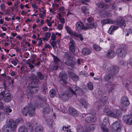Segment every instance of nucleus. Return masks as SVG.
I'll return each instance as SVG.
<instances>
[{
    "instance_id": "1",
    "label": "nucleus",
    "mask_w": 132,
    "mask_h": 132,
    "mask_svg": "<svg viewBox=\"0 0 132 132\" xmlns=\"http://www.w3.org/2000/svg\"><path fill=\"white\" fill-rule=\"evenodd\" d=\"M22 112L25 116L28 113L30 117H32L35 113V107L31 103H29L22 109Z\"/></svg>"
},
{
    "instance_id": "2",
    "label": "nucleus",
    "mask_w": 132,
    "mask_h": 132,
    "mask_svg": "<svg viewBox=\"0 0 132 132\" xmlns=\"http://www.w3.org/2000/svg\"><path fill=\"white\" fill-rule=\"evenodd\" d=\"M20 121L19 119H16L15 121L12 119H10L9 121L7 120L6 122V124L5 125L9 127L12 131H13L16 129L17 125L19 124Z\"/></svg>"
},
{
    "instance_id": "3",
    "label": "nucleus",
    "mask_w": 132,
    "mask_h": 132,
    "mask_svg": "<svg viewBox=\"0 0 132 132\" xmlns=\"http://www.w3.org/2000/svg\"><path fill=\"white\" fill-rule=\"evenodd\" d=\"M28 88L31 93H36L39 89L37 84L34 81H32L29 84Z\"/></svg>"
},
{
    "instance_id": "4",
    "label": "nucleus",
    "mask_w": 132,
    "mask_h": 132,
    "mask_svg": "<svg viewBox=\"0 0 132 132\" xmlns=\"http://www.w3.org/2000/svg\"><path fill=\"white\" fill-rule=\"evenodd\" d=\"M12 96L9 93L5 94V92L3 91L0 93V101L3 99L4 101L5 102L8 103L12 99Z\"/></svg>"
},
{
    "instance_id": "5",
    "label": "nucleus",
    "mask_w": 132,
    "mask_h": 132,
    "mask_svg": "<svg viewBox=\"0 0 132 132\" xmlns=\"http://www.w3.org/2000/svg\"><path fill=\"white\" fill-rule=\"evenodd\" d=\"M87 20L88 22L85 24L88 25L89 28H88V29L95 28L97 27V23L96 22L93 21L94 19L92 16L88 17L87 19Z\"/></svg>"
},
{
    "instance_id": "6",
    "label": "nucleus",
    "mask_w": 132,
    "mask_h": 132,
    "mask_svg": "<svg viewBox=\"0 0 132 132\" xmlns=\"http://www.w3.org/2000/svg\"><path fill=\"white\" fill-rule=\"evenodd\" d=\"M119 68L116 66L110 65L107 67L106 71L112 75L117 74L119 71Z\"/></svg>"
},
{
    "instance_id": "7",
    "label": "nucleus",
    "mask_w": 132,
    "mask_h": 132,
    "mask_svg": "<svg viewBox=\"0 0 132 132\" xmlns=\"http://www.w3.org/2000/svg\"><path fill=\"white\" fill-rule=\"evenodd\" d=\"M112 128L114 132H120L121 128L120 121L119 120L115 121L112 124Z\"/></svg>"
},
{
    "instance_id": "8",
    "label": "nucleus",
    "mask_w": 132,
    "mask_h": 132,
    "mask_svg": "<svg viewBox=\"0 0 132 132\" xmlns=\"http://www.w3.org/2000/svg\"><path fill=\"white\" fill-rule=\"evenodd\" d=\"M76 29L79 32L81 31L82 30H86L88 29V25L85 24V26L84 23L81 22H78L76 24Z\"/></svg>"
},
{
    "instance_id": "9",
    "label": "nucleus",
    "mask_w": 132,
    "mask_h": 132,
    "mask_svg": "<svg viewBox=\"0 0 132 132\" xmlns=\"http://www.w3.org/2000/svg\"><path fill=\"white\" fill-rule=\"evenodd\" d=\"M78 88V87H77L76 85H72L69 88L70 91H67L66 93V95H68L69 97H71L73 94L76 95V91Z\"/></svg>"
},
{
    "instance_id": "10",
    "label": "nucleus",
    "mask_w": 132,
    "mask_h": 132,
    "mask_svg": "<svg viewBox=\"0 0 132 132\" xmlns=\"http://www.w3.org/2000/svg\"><path fill=\"white\" fill-rule=\"evenodd\" d=\"M104 79L105 80L109 82L111 86H114L116 85L115 84L111 83V82L114 80V77L112 74L110 73L105 74L104 77Z\"/></svg>"
},
{
    "instance_id": "11",
    "label": "nucleus",
    "mask_w": 132,
    "mask_h": 132,
    "mask_svg": "<svg viewBox=\"0 0 132 132\" xmlns=\"http://www.w3.org/2000/svg\"><path fill=\"white\" fill-rule=\"evenodd\" d=\"M117 55L121 57H123L126 55L127 52L126 48H119L116 51Z\"/></svg>"
},
{
    "instance_id": "12",
    "label": "nucleus",
    "mask_w": 132,
    "mask_h": 132,
    "mask_svg": "<svg viewBox=\"0 0 132 132\" xmlns=\"http://www.w3.org/2000/svg\"><path fill=\"white\" fill-rule=\"evenodd\" d=\"M121 116V112L118 109H114L113 111L110 112L109 116L114 118H120Z\"/></svg>"
},
{
    "instance_id": "13",
    "label": "nucleus",
    "mask_w": 132,
    "mask_h": 132,
    "mask_svg": "<svg viewBox=\"0 0 132 132\" xmlns=\"http://www.w3.org/2000/svg\"><path fill=\"white\" fill-rule=\"evenodd\" d=\"M107 100V98L105 97L104 98L102 99L101 101L97 102L96 104L98 109H99L101 108L104 106L105 104H107L108 103Z\"/></svg>"
},
{
    "instance_id": "14",
    "label": "nucleus",
    "mask_w": 132,
    "mask_h": 132,
    "mask_svg": "<svg viewBox=\"0 0 132 132\" xmlns=\"http://www.w3.org/2000/svg\"><path fill=\"white\" fill-rule=\"evenodd\" d=\"M121 105L123 106H127L129 104V102L127 97L123 96L121 99Z\"/></svg>"
},
{
    "instance_id": "15",
    "label": "nucleus",
    "mask_w": 132,
    "mask_h": 132,
    "mask_svg": "<svg viewBox=\"0 0 132 132\" xmlns=\"http://www.w3.org/2000/svg\"><path fill=\"white\" fill-rule=\"evenodd\" d=\"M123 119L124 121L126 123L129 125H132V115L130 114L124 116Z\"/></svg>"
},
{
    "instance_id": "16",
    "label": "nucleus",
    "mask_w": 132,
    "mask_h": 132,
    "mask_svg": "<svg viewBox=\"0 0 132 132\" xmlns=\"http://www.w3.org/2000/svg\"><path fill=\"white\" fill-rule=\"evenodd\" d=\"M67 57V58L65 60V63L66 64L72 67L75 64V62L72 59L69 55Z\"/></svg>"
},
{
    "instance_id": "17",
    "label": "nucleus",
    "mask_w": 132,
    "mask_h": 132,
    "mask_svg": "<svg viewBox=\"0 0 132 132\" xmlns=\"http://www.w3.org/2000/svg\"><path fill=\"white\" fill-rule=\"evenodd\" d=\"M53 59L54 62L52 65V69L54 70H55L58 67L59 63L60 62V61L57 57L54 56H53Z\"/></svg>"
},
{
    "instance_id": "18",
    "label": "nucleus",
    "mask_w": 132,
    "mask_h": 132,
    "mask_svg": "<svg viewBox=\"0 0 132 132\" xmlns=\"http://www.w3.org/2000/svg\"><path fill=\"white\" fill-rule=\"evenodd\" d=\"M97 120V118L93 115L87 117H86L85 119L86 122L89 123L95 122Z\"/></svg>"
},
{
    "instance_id": "19",
    "label": "nucleus",
    "mask_w": 132,
    "mask_h": 132,
    "mask_svg": "<svg viewBox=\"0 0 132 132\" xmlns=\"http://www.w3.org/2000/svg\"><path fill=\"white\" fill-rule=\"evenodd\" d=\"M98 13L103 18H109L112 16L111 14L108 11H105L104 10L100 11L98 12Z\"/></svg>"
},
{
    "instance_id": "20",
    "label": "nucleus",
    "mask_w": 132,
    "mask_h": 132,
    "mask_svg": "<svg viewBox=\"0 0 132 132\" xmlns=\"http://www.w3.org/2000/svg\"><path fill=\"white\" fill-rule=\"evenodd\" d=\"M81 53L84 56L87 55L91 54L92 53V51L89 48L84 47L82 49Z\"/></svg>"
},
{
    "instance_id": "21",
    "label": "nucleus",
    "mask_w": 132,
    "mask_h": 132,
    "mask_svg": "<svg viewBox=\"0 0 132 132\" xmlns=\"http://www.w3.org/2000/svg\"><path fill=\"white\" fill-rule=\"evenodd\" d=\"M69 49L72 52H74L75 51V44L74 41L73 40H70L69 43Z\"/></svg>"
},
{
    "instance_id": "22",
    "label": "nucleus",
    "mask_w": 132,
    "mask_h": 132,
    "mask_svg": "<svg viewBox=\"0 0 132 132\" xmlns=\"http://www.w3.org/2000/svg\"><path fill=\"white\" fill-rule=\"evenodd\" d=\"M59 76L60 78L62 79L61 81H62V82L65 84H67L66 80L67 79L68 77L66 73L62 72H60Z\"/></svg>"
},
{
    "instance_id": "23",
    "label": "nucleus",
    "mask_w": 132,
    "mask_h": 132,
    "mask_svg": "<svg viewBox=\"0 0 132 132\" xmlns=\"http://www.w3.org/2000/svg\"><path fill=\"white\" fill-rule=\"evenodd\" d=\"M69 112L70 114L74 117H76L78 115V112L76 110L72 107L69 108Z\"/></svg>"
},
{
    "instance_id": "24",
    "label": "nucleus",
    "mask_w": 132,
    "mask_h": 132,
    "mask_svg": "<svg viewBox=\"0 0 132 132\" xmlns=\"http://www.w3.org/2000/svg\"><path fill=\"white\" fill-rule=\"evenodd\" d=\"M43 114H47L50 112V109L48 104L44 103L43 106Z\"/></svg>"
},
{
    "instance_id": "25",
    "label": "nucleus",
    "mask_w": 132,
    "mask_h": 132,
    "mask_svg": "<svg viewBox=\"0 0 132 132\" xmlns=\"http://www.w3.org/2000/svg\"><path fill=\"white\" fill-rule=\"evenodd\" d=\"M115 22V21L113 20L110 19H107L102 20L101 21L102 24H104L107 23L112 24Z\"/></svg>"
},
{
    "instance_id": "26",
    "label": "nucleus",
    "mask_w": 132,
    "mask_h": 132,
    "mask_svg": "<svg viewBox=\"0 0 132 132\" xmlns=\"http://www.w3.org/2000/svg\"><path fill=\"white\" fill-rule=\"evenodd\" d=\"M118 28V27L117 26H112L109 29L108 31V33L110 35H113L115 31L117 30Z\"/></svg>"
},
{
    "instance_id": "27",
    "label": "nucleus",
    "mask_w": 132,
    "mask_h": 132,
    "mask_svg": "<svg viewBox=\"0 0 132 132\" xmlns=\"http://www.w3.org/2000/svg\"><path fill=\"white\" fill-rule=\"evenodd\" d=\"M116 54L114 51L112 50H109L106 55L110 59L113 58L115 56Z\"/></svg>"
},
{
    "instance_id": "28",
    "label": "nucleus",
    "mask_w": 132,
    "mask_h": 132,
    "mask_svg": "<svg viewBox=\"0 0 132 132\" xmlns=\"http://www.w3.org/2000/svg\"><path fill=\"white\" fill-rule=\"evenodd\" d=\"M68 73L72 80L75 81H77L79 80V77L74 73L68 71Z\"/></svg>"
},
{
    "instance_id": "29",
    "label": "nucleus",
    "mask_w": 132,
    "mask_h": 132,
    "mask_svg": "<svg viewBox=\"0 0 132 132\" xmlns=\"http://www.w3.org/2000/svg\"><path fill=\"white\" fill-rule=\"evenodd\" d=\"M97 5L99 8H103L104 9H107L108 8V5L102 3L100 2Z\"/></svg>"
},
{
    "instance_id": "30",
    "label": "nucleus",
    "mask_w": 132,
    "mask_h": 132,
    "mask_svg": "<svg viewBox=\"0 0 132 132\" xmlns=\"http://www.w3.org/2000/svg\"><path fill=\"white\" fill-rule=\"evenodd\" d=\"M18 132H28V131L26 127L24 126H21L19 127Z\"/></svg>"
},
{
    "instance_id": "31",
    "label": "nucleus",
    "mask_w": 132,
    "mask_h": 132,
    "mask_svg": "<svg viewBox=\"0 0 132 132\" xmlns=\"http://www.w3.org/2000/svg\"><path fill=\"white\" fill-rule=\"evenodd\" d=\"M81 9L83 13L86 15H88L89 14L88 10L86 6H82L81 7Z\"/></svg>"
},
{
    "instance_id": "32",
    "label": "nucleus",
    "mask_w": 132,
    "mask_h": 132,
    "mask_svg": "<svg viewBox=\"0 0 132 132\" xmlns=\"http://www.w3.org/2000/svg\"><path fill=\"white\" fill-rule=\"evenodd\" d=\"M3 132H12V130L10 129L6 125H4L2 129Z\"/></svg>"
},
{
    "instance_id": "33",
    "label": "nucleus",
    "mask_w": 132,
    "mask_h": 132,
    "mask_svg": "<svg viewBox=\"0 0 132 132\" xmlns=\"http://www.w3.org/2000/svg\"><path fill=\"white\" fill-rule=\"evenodd\" d=\"M35 132H43V128L41 126H37L35 127Z\"/></svg>"
},
{
    "instance_id": "34",
    "label": "nucleus",
    "mask_w": 132,
    "mask_h": 132,
    "mask_svg": "<svg viewBox=\"0 0 132 132\" xmlns=\"http://www.w3.org/2000/svg\"><path fill=\"white\" fill-rule=\"evenodd\" d=\"M56 92L54 89H52L50 92L49 95L51 97L55 96L56 95Z\"/></svg>"
},
{
    "instance_id": "35",
    "label": "nucleus",
    "mask_w": 132,
    "mask_h": 132,
    "mask_svg": "<svg viewBox=\"0 0 132 132\" xmlns=\"http://www.w3.org/2000/svg\"><path fill=\"white\" fill-rule=\"evenodd\" d=\"M80 102L85 108H87L88 104L82 98L80 99Z\"/></svg>"
},
{
    "instance_id": "36",
    "label": "nucleus",
    "mask_w": 132,
    "mask_h": 132,
    "mask_svg": "<svg viewBox=\"0 0 132 132\" xmlns=\"http://www.w3.org/2000/svg\"><path fill=\"white\" fill-rule=\"evenodd\" d=\"M95 129V127L93 125H90L87 127L86 131L87 132H93V130Z\"/></svg>"
},
{
    "instance_id": "37",
    "label": "nucleus",
    "mask_w": 132,
    "mask_h": 132,
    "mask_svg": "<svg viewBox=\"0 0 132 132\" xmlns=\"http://www.w3.org/2000/svg\"><path fill=\"white\" fill-rule=\"evenodd\" d=\"M117 25L120 26H125V24L123 20L122 19L119 20L117 23Z\"/></svg>"
},
{
    "instance_id": "38",
    "label": "nucleus",
    "mask_w": 132,
    "mask_h": 132,
    "mask_svg": "<svg viewBox=\"0 0 132 132\" xmlns=\"http://www.w3.org/2000/svg\"><path fill=\"white\" fill-rule=\"evenodd\" d=\"M109 122V118L108 117H105L103 119L102 124L104 126H105L108 124Z\"/></svg>"
},
{
    "instance_id": "39",
    "label": "nucleus",
    "mask_w": 132,
    "mask_h": 132,
    "mask_svg": "<svg viewBox=\"0 0 132 132\" xmlns=\"http://www.w3.org/2000/svg\"><path fill=\"white\" fill-rule=\"evenodd\" d=\"M111 111L107 107H106L103 109V112L107 115L109 116Z\"/></svg>"
},
{
    "instance_id": "40",
    "label": "nucleus",
    "mask_w": 132,
    "mask_h": 132,
    "mask_svg": "<svg viewBox=\"0 0 132 132\" xmlns=\"http://www.w3.org/2000/svg\"><path fill=\"white\" fill-rule=\"evenodd\" d=\"M36 75L38 77L40 80H42L44 78V76L40 72H37Z\"/></svg>"
},
{
    "instance_id": "41",
    "label": "nucleus",
    "mask_w": 132,
    "mask_h": 132,
    "mask_svg": "<svg viewBox=\"0 0 132 132\" xmlns=\"http://www.w3.org/2000/svg\"><path fill=\"white\" fill-rule=\"evenodd\" d=\"M62 130L64 131L65 132H73V131L71 130V129H69V128H68V126L67 127L64 126L62 127Z\"/></svg>"
},
{
    "instance_id": "42",
    "label": "nucleus",
    "mask_w": 132,
    "mask_h": 132,
    "mask_svg": "<svg viewBox=\"0 0 132 132\" xmlns=\"http://www.w3.org/2000/svg\"><path fill=\"white\" fill-rule=\"evenodd\" d=\"M93 47L96 51H100L101 49V48L100 46L96 44H94L93 45Z\"/></svg>"
},
{
    "instance_id": "43",
    "label": "nucleus",
    "mask_w": 132,
    "mask_h": 132,
    "mask_svg": "<svg viewBox=\"0 0 132 132\" xmlns=\"http://www.w3.org/2000/svg\"><path fill=\"white\" fill-rule=\"evenodd\" d=\"M12 110L9 107H7L4 110V112L6 114H8L9 113L11 112Z\"/></svg>"
},
{
    "instance_id": "44",
    "label": "nucleus",
    "mask_w": 132,
    "mask_h": 132,
    "mask_svg": "<svg viewBox=\"0 0 132 132\" xmlns=\"http://www.w3.org/2000/svg\"><path fill=\"white\" fill-rule=\"evenodd\" d=\"M76 92V94H77L80 95H82L83 94V91L81 89L79 88Z\"/></svg>"
},
{
    "instance_id": "45",
    "label": "nucleus",
    "mask_w": 132,
    "mask_h": 132,
    "mask_svg": "<svg viewBox=\"0 0 132 132\" xmlns=\"http://www.w3.org/2000/svg\"><path fill=\"white\" fill-rule=\"evenodd\" d=\"M5 118L4 114L0 111V122H2L4 120Z\"/></svg>"
},
{
    "instance_id": "46",
    "label": "nucleus",
    "mask_w": 132,
    "mask_h": 132,
    "mask_svg": "<svg viewBox=\"0 0 132 132\" xmlns=\"http://www.w3.org/2000/svg\"><path fill=\"white\" fill-rule=\"evenodd\" d=\"M88 87L89 90H92L93 88V84L91 82H89L88 84Z\"/></svg>"
},
{
    "instance_id": "47",
    "label": "nucleus",
    "mask_w": 132,
    "mask_h": 132,
    "mask_svg": "<svg viewBox=\"0 0 132 132\" xmlns=\"http://www.w3.org/2000/svg\"><path fill=\"white\" fill-rule=\"evenodd\" d=\"M26 125L27 127V128H28L29 130L32 131L33 129V127L31 125L29 122H27L26 123Z\"/></svg>"
},
{
    "instance_id": "48",
    "label": "nucleus",
    "mask_w": 132,
    "mask_h": 132,
    "mask_svg": "<svg viewBox=\"0 0 132 132\" xmlns=\"http://www.w3.org/2000/svg\"><path fill=\"white\" fill-rule=\"evenodd\" d=\"M27 63L28 64L29 67L31 69H32L34 68V65L31 64L30 63V60H28L27 62Z\"/></svg>"
},
{
    "instance_id": "49",
    "label": "nucleus",
    "mask_w": 132,
    "mask_h": 132,
    "mask_svg": "<svg viewBox=\"0 0 132 132\" xmlns=\"http://www.w3.org/2000/svg\"><path fill=\"white\" fill-rule=\"evenodd\" d=\"M38 98L39 100L42 101H46L45 97L44 96H43L41 95H40L38 96Z\"/></svg>"
},
{
    "instance_id": "50",
    "label": "nucleus",
    "mask_w": 132,
    "mask_h": 132,
    "mask_svg": "<svg viewBox=\"0 0 132 132\" xmlns=\"http://www.w3.org/2000/svg\"><path fill=\"white\" fill-rule=\"evenodd\" d=\"M71 35H73L75 37H78L79 36V35L77 32L72 31L70 34Z\"/></svg>"
},
{
    "instance_id": "51",
    "label": "nucleus",
    "mask_w": 132,
    "mask_h": 132,
    "mask_svg": "<svg viewBox=\"0 0 132 132\" xmlns=\"http://www.w3.org/2000/svg\"><path fill=\"white\" fill-rule=\"evenodd\" d=\"M65 28L67 32L70 34L72 31L71 28L68 26H66Z\"/></svg>"
},
{
    "instance_id": "52",
    "label": "nucleus",
    "mask_w": 132,
    "mask_h": 132,
    "mask_svg": "<svg viewBox=\"0 0 132 132\" xmlns=\"http://www.w3.org/2000/svg\"><path fill=\"white\" fill-rule=\"evenodd\" d=\"M0 7L1 10L2 11H5V6L4 4L3 3L1 4L0 5Z\"/></svg>"
},
{
    "instance_id": "53",
    "label": "nucleus",
    "mask_w": 132,
    "mask_h": 132,
    "mask_svg": "<svg viewBox=\"0 0 132 132\" xmlns=\"http://www.w3.org/2000/svg\"><path fill=\"white\" fill-rule=\"evenodd\" d=\"M101 129L103 132H108V128L106 127H101Z\"/></svg>"
},
{
    "instance_id": "54",
    "label": "nucleus",
    "mask_w": 132,
    "mask_h": 132,
    "mask_svg": "<svg viewBox=\"0 0 132 132\" xmlns=\"http://www.w3.org/2000/svg\"><path fill=\"white\" fill-rule=\"evenodd\" d=\"M109 92L110 93H113L114 92V89L113 88L111 87L109 89Z\"/></svg>"
},
{
    "instance_id": "55",
    "label": "nucleus",
    "mask_w": 132,
    "mask_h": 132,
    "mask_svg": "<svg viewBox=\"0 0 132 132\" xmlns=\"http://www.w3.org/2000/svg\"><path fill=\"white\" fill-rule=\"evenodd\" d=\"M11 63L13 64L14 65L16 66L17 64V62L14 59L12 60L11 61Z\"/></svg>"
},
{
    "instance_id": "56",
    "label": "nucleus",
    "mask_w": 132,
    "mask_h": 132,
    "mask_svg": "<svg viewBox=\"0 0 132 132\" xmlns=\"http://www.w3.org/2000/svg\"><path fill=\"white\" fill-rule=\"evenodd\" d=\"M77 132H85L84 131L83 128L82 127H81L78 128L77 130Z\"/></svg>"
},
{
    "instance_id": "57",
    "label": "nucleus",
    "mask_w": 132,
    "mask_h": 132,
    "mask_svg": "<svg viewBox=\"0 0 132 132\" xmlns=\"http://www.w3.org/2000/svg\"><path fill=\"white\" fill-rule=\"evenodd\" d=\"M56 42L54 41L52 42V43H51V45L54 48H56V47L55 46L56 45Z\"/></svg>"
},
{
    "instance_id": "58",
    "label": "nucleus",
    "mask_w": 132,
    "mask_h": 132,
    "mask_svg": "<svg viewBox=\"0 0 132 132\" xmlns=\"http://www.w3.org/2000/svg\"><path fill=\"white\" fill-rule=\"evenodd\" d=\"M56 37V36L55 35L54 33H53V34H52L51 36V39L53 40H55Z\"/></svg>"
},
{
    "instance_id": "59",
    "label": "nucleus",
    "mask_w": 132,
    "mask_h": 132,
    "mask_svg": "<svg viewBox=\"0 0 132 132\" xmlns=\"http://www.w3.org/2000/svg\"><path fill=\"white\" fill-rule=\"evenodd\" d=\"M63 24H58L57 26V28L59 30H62L63 28Z\"/></svg>"
},
{
    "instance_id": "60",
    "label": "nucleus",
    "mask_w": 132,
    "mask_h": 132,
    "mask_svg": "<svg viewBox=\"0 0 132 132\" xmlns=\"http://www.w3.org/2000/svg\"><path fill=\"white\" fill-rule=\"evenodd\" d=\"M4 106L3 102H0V109H3L4 108Z\"/></svg>"
},
{
    "instance_id": "61",
    "label": "nucleus",
    "mask_w": 132,
    "mask_h": 132,
    "mask_svg": "<svg viewBox=\"0 0 132 132\" xmlns=\"http://www.w3.org/2000/svg\"><path fill=\"white\" fill-rule=\"evenodd\" d=\"M126 63V62L123 60H121L119 62V64L121 65H124Z\"/></svg>"
},
{
    "instance_id": "62",
    "label": "nucleus",
    "mask_w": 132,
    "mask_h": 132,
    "mask_svg": "<svg viewBox=\"0 0 132 132\" xmlns=\"http://www.w3.org/2000/svg\"><path fill=\"white\" fill-rule=\"evenodd\" d=\"M61 23H65V19L64 18H61L59 19Z\"/></svg>"
},
{
    "instance_id": "63",
    "label": "nucleus",
    "mask_w": 132,
    "mask_h": 132,
    "mask_svg": "<svg viewBox=\"0 0 132 132\" xmlns=\"http://www.w3.org/2000/svg\"><path fill=\"white\" fill-rule=\"evenodd\" d=\"M51 34L50 33L47 32L45 35V37L48 38H49L51 36Z\"/></svg>"
},
{
    "instance_id": "64",
    "label": "nucleus",
    "mask_w": 132,
    "mask_h": 132,
    "mask_svg": "<svg viewBox=\"0 0 132 132\" xmlns=\"http://www.w3.org/2000/svg\"><path fill=\"white\" fill-rule=\"evenodd\" d=\"M9 74L11 76H13L15 75V73L14 71H12L11 72H10Z\"/></svg>"
}]
</instances>
